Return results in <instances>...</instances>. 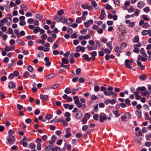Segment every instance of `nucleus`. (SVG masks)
Here are the masks:
<instances>
[{
    "mask_svg": "<svg viewBox=\"0 0 151 151\" xmlns=\"http://www.w3.org/2000/svg\"><path fill=\"white\" fill-rule=\"evenodd\" d=\"M140 53L142 55L139 54L138 57L137 59L138 60H141L142 61L145 62L147 60V55L145 53L143 48H141L139 50Z\"/></svg>",
    "mask_w": 151,
    "mask_h": 151,
    "instance_id": "nucleus-1",
    "label": "nucleus"
},
{
    "mask_svg": "<svg viewBox=\"0 0 151 151\" xmlns=\"http://www.w3.org/2000/svg\"><path fill=\"white\" fill-rule=\"evenodd\" d=\"M101 90L102 91H104V93L105 96H110L112 95V98L116 97L117 96V94L113 91H110L108 92L106 91V88L104 87L101 86Z\"/></svg>",
    "mask_w": 151,
    "mask_h": 151,
    "instance_id": "nucleus-2",
    "label": "nucleus"
},
{
    "mask_svg": "<svg viewBox=\"0 0 151 151\" xmlns=\"http://www.w3.org/2000/svg\"><path fill=\"white\" fill-rule=\"evenodd\" d=\"M73 99L75 100L74 103L76 104L77 107H81L82 106V103L80 102L79 100L78 99V97L76 96L73 97Z\"/></svg>",
    "mask_w": 151,
    "mask_h": 151,
    "instance_id": "nucleus-3",
    "label": "nucleus"
},
{
    "mask_svg": "<svg viewBox=\"0 0 151 151\" xmlns=\"http://www.w3.org/2000/svg\"><path fill=\"white\" fill-rule=\"evenodd\" d=\"M106 114L103 113H101L99 116V121L100 122H103L106 119Z\"/></svg>",
    "mask_w": 151,
    "mask_h": 151,
    "instance_id": "nucleus-4",
    "label": "nucleus"
},
{
    "mask_svg": "<svg viewBox=\"0 0 151 151\" xmlns=\"http://www.w3.org/2000/svg\"><path fill=\"white\" fill-rule=\"evenodd\" d=\"M15 140V137L12 135H9L8 137L7 141L11 144H13Z\"/></svg>",
    "mask_w": 151,
    "mask_h": 151,
    "instance_id": "nucleus-5",
    "label": "nucleus"
},
{
    "mask_svg": "<svg viewBox=\"0 0 151 151\" xmlns=\"http://www.w3.org/2000/svg\"><path fill=\"white\" fill-rule=\"evenodd\" d=\"M93 22V20L90 19L89 20L88 22H84V26L86 28L88 27H89L90 25L92 24Z\"/></svg>",
    "mask_w": 151,
    "mask_h": 151,
    "instance_id": "nucleus-6",
    "label": "nucleus"
},
{
    "mask_svg": "<svg viewBox=\"0 0 151 151\" xmlns=\"http://www.w3.org/2000/svg\"><path fill=\"white\" fill-rule=\"evenodd\" d=\"M106 14V13L104 9H102L101 12V14L99 17V19L101 20L103 19L104 18V15Z\"/></svg>",
    "mask_w": 151,
    "mask_h": 151,
    "instance_id": "nucleus-7",
    "label": "nucleus"
},
{
    "mask_svg": "<svg viewBox=\"0 0 151 151\" xmlns=\"http://www.w3.org/2000/svg\"><path fill=\"white\" fill-rule=\"evenodd\" d=\"M85 48L83 47L78 46L76 47V51L77 52L81 51L82 52H85Z\"/></svg>",
    "mask_w": 151,
    "mask_h": 151,
    "instance_id": "nucleus-8",
    "label": "nucleus"
},
{
    "mask_svg": "<svg viewBox=\"0 0 151 151\" xmlns=\"http://www.w3.org/2000/svg\"><path fill=\"white\" fill-rule=\"evenodd\" d=\"M126 33V32L124 29L121 31V34L119 35L120 38L121 40H122L124 39Z\"/></svg>",
    "mask_w": 151,
    "mask_h": 151,
    "instance_id": "nucleus-9",
    "label": "nucleus"
},
{
    "mask_svg": "<svg viewBox=\"0 0 151 151\" xmlns=\"http://www.w3.org/2000/svg\"><path fill=\"white\" fill-rule=\"evenodd\" d=\"M116 99H112L111 100L108 99L105 101V103L106 104H108L110 103L111 104L113 105L116 103Z\"/></svg>",
    "mask_w": 151,
    "mask_h": 151,
    "instance_id": "nucleus-10",
    "label": "nucleus"
},
{
    "mask_svg": "<svg viewBox=\"0 0 151 151\" xmlns=\"http://www.w3.org/2000/svg\"><path fill=\"white\" fill-rule=\"evenodd\" d=\"M128 62L129 61V60L128 59H126L125 61V66L130 69H132V67L130 65L131 63H130Z\"/></svg>",
    "mask_w": 151,
    "mask_h": 151,
    "instance_id": "nucleus-11",
    "label": "nucleus"
},
{
    "mask_svg": "<svg viewBox=\"0 0 151 151\" xmlns=\"http://www.w3.org/2000/svg\"><path fill=\"white\" fill-rule=\"evenodd\" d=\"M145 5V3L142 1L139 2L137 4V7L140 9L143 8Z\"/></svg>",
    "mask_w": 151,
    "mask_h": 151,
    "instance_id": "nucleus-12",
    "label": "nucleus"
},
{
    "mask_svg": "<svg viewBox=\"0 0 151 151\" xmlns=\"http://www.w3.org/2000/svg\"><path fill=\"white\" fill-rule=\"evenodd\" d=\"M7 18L9 19V18L6 17L4 18L1 20H0V26H3L5 23L8 22Z\"/></svg>",
    "mask_w": 151,
    "mask_h": 151,
    "instance_id": "nucleus-13",
    "label": "nucleus"
},
{
    "mask_svg": "<svg viewBox=\"0 0 151 151\" xmlns=\"http://www.w3.org/2000/svg\"><path fill=\"white\" fill-rule=\"evenodd\" d=\"M83 116L82 112L81 111H78L76 114V117L77 119L81 118Z\"/></svg>",
    "mask_w": 151,
    "mask_h": 151,
    "instance_id": "nucleus-14",
    "label": "nucleus"
},
{
    "mask_svg": "<svg viewBox=\"0 0 151 151\" xmlns=\"http://www.w3.org/2000/svg\"><path fill=\"white\" fill-rule=\"evenodd\" d=\"M90 36L88 35H86L85 36L81 35L78 37V39L81 40L83 39L86 40L87 39L89 38Z\"/></svg>",
    "mask_w": 151,
    "mask_h": 151,
    "instance_id": "nucleus-15",
    "label": "nucleus"
},
{
    "mask_svg": "<svg viewBox=\"0 0 151 151\" xmlns=\"http://www.w3.org/2000/svg\"><path fill=\"white\" fill-rule=\"evenodd\" d=\"M137 64L140 67L141 69V70H143L145 69V65L141 64V63L140 61H139V60H137Z\"/></svg>",
    "mask_w": 151,
    "mask_h": 151,
    "instance_id": "nucleus-16",
    "label": "nucleus"
},
{
    "mask_svg": "<svg viewBox=\"0 0 151 151\" xmlns=\"http://www.w3.org/2000/svg\"><path fill=\"white\" fill-rule=\"evenodd\" d=\"M40 98L43 101L46 100L48 99V96L46 95H43L41 94L40 95Z\"/></svg>",
    "mask_w": 151,
    "mask_h": 151,
    "instance_id": "nucleus-17",
    "label": "nucleus"
},
{
    "mask_svg": "<svg viewBox=\"0 0 151 151\" xmlns=\"http://www.w3.org/2000/svg\"><path fill=\"white\" fill-rule=\"evenodd\" d=\"M62 17V16L59 15H56L54 17V19L57 22H60L61 20V17Z\"/></svg>",
    "mask_w": 151,
    "mask_h": 151,
    "instance_id": "nucleus-18",
    "label": "nucleus"
},
{
    "mask_svg": "<svg viewBox=\"0 0 151 151\" xmlns=\"http://www.w3.org/2000/svg\"><path fill=\"white\" fill-rule=\"evenodd\" d=\"M9 87L10 89L14 88L16 87V85L14 83L10 82L9 83Z\"/></svg>",
    "mask_w": 151,
    "mask_h": 151,
    "instance_id": "nucleus-19",
    "label": "nucleus"
},
{
    "mask_svg": "<svg viewBox=\"0 0 151 151\" xmlns=\"http://www.w3.org/2000/svg\"><path fill=\"white\" fill-rule=\"evenodd\" d=\"M151 93V92L146 91L144 92H141L140 93V94L142 96H145L147 95L149 96L150 94Z\"/></svg>",
    "mask_w": 151,
    "mask_h": 151,
    "instance_id": "nucleus-20",
    "label": "nucleus"
},
{
    "mask_svg": "<svg viewBox=\"0 0 151 151\" xmlns=\"http://www.w3.org/2000/svg\"><path fill=\"white\" fill-rule=\"evenodd\" d=\"M62 63L63 64H67L68 63L69 60L65 58H63L62 60Z\"/></svg>",
    "mask_w": 151,
    "mask_h": 151,
    "instance_id": "nucleus-21",
    "label": "nucleus"
},
{
    "mask_svg": "<svg viewBox=\"0 0 151 151\" xmlns=\"http://www.w3.org/2000/svg\"><path fill=\"white\" fill-rule=\"evenodd\" d=\"M83 58L86 60L87 61L89 62L90 60V58L88 57V55L86 54L84 55L83 56Z\"/></svg>",
    "mask_w": 151,
    "mask_h": 151,
    "instance_id": "nucleus-22",
    "label": "nucleus"
},
{
    "mask_svg": "<svg viewBox=\"0 0 151 151\" xmlns=\"http://www.w3.org/2000/svg\"><path fill=\"white\" fill-rule=\"evenodd\" d=\"M55 76V74H50L46 77V79L47 80L54 77Z\"/></svg>",
    "mask_w": 151,
    "mask_h": 151,
    "instance_id": "nucleus-23",
    "label": "nucleus"
},
{
    "mask_svg": "<svg viewBox=\"0 0 151 151\" xmlns=\"http://www.w3.org/2000/svg\"><path fill=\"white\" fill-rule=\"evenodd\" d=\"M146 77H147V76L145 74H143L139 76V78L143 81L145 80V78Z\"/></svg>",
    "mask_w": 151,
    "mask_h": 151,
    "instance_id": "nucleus-24",
    "label": "nucleus"
},
{
    "mask_svg": "<svg viewBox=\"0 0 151 151\" xmlns=\"http://www.w3.org/2000/svg\"><path fill=\"white\" fill-rule=\"evenodd\" d=\"M40 30V28L39 27H36L33 30L35 34L37 33Z\"/></svg>",
    "mask_w": 151,
    "mask_h": 151,
    "instance_id": "nucleus-25",
    "label": "nucleus"
},
{
    "mask_svg": "<svg viewBox=\"0 0 151 151\" xmlns=\"http://www.w3.org/2000/svg\"><path fill=\"white\" fill-rule=\"evenodd\" d=\"M67 94H69L71 93V90L69 88H67L64 91Z\"/></svg>",
    "mask_w": 151,
    "mask_h": 151,
    "instance_id": "nucleus-26",
    "label": "nucleus"
},
{
    "mask_svg": "<svg viewBox=\"0 0 151 151\" xmlns=\"http://www.w3.org/2000/svg\"><path fill=\"white\" fill-rule=\"evenodd\" d=\"M19 44L22 45H23L24 44V43L20 39H18L16 41Z\"/></svg>",
    "mask_w": 151,
    "mask_h": 151,
    "instance_id": "nucleus-27",
    "label": "nucleus"
},
{
    "mask_svg": "<svg viewBox=\"0 0 151 151\" xmlns=\"http://www.w3.org/2000/svg\"><path fill=\"white\" fill-rule=\"evenodd\" d=\"M146 88L145 86H142V87H138L137 89V91H139V90H140L142 91H144L146 90Z\"/></svg>",
    "mask_w": 151,
    "mask_h": 151,
    "instance_id": "nucleus-28",
    "label": "nucleus"
},
{
    "mask_svg": "<svg viewBox=\"0 0 151 151\" xmlns=\"http://www.w3.org/2000/svg\"><path fill=\"white\" fill-rule=\"evenodd\" d=\"M53 146V145H48L46 147L45 149V150L46 151H50Z\"/></svg>",
    "mask_w": 151,
    "mask_h": 151,
    "instance_id": "nucleus-29",
    "label": "nucleus"
},
{
    "mask_svg": "<svg viewBox=\"0 0 151 151\" xmlns=\"http://www.w3.org/2000/svg\"><path fill=\"white\" fill-rule=\"evenodd\" d=\"M136 114L137 116L140 118H141L142 116L141 114V111L138 110L136 111Z\"/></svg>",
    "mask_w": 151,
    "mask_h": 151,
    "instance_id": "nucleus-30",
    "label": "nucleus"
},
{
    "mask_svg": "<svg viewBox=\"0 0 151 151\" xmlns=\"http://www.w3.org/2000/svg\"><path fill=\"white\" fill-rule=\"evenodd\" d=\"M102 50H104L105 53L106 54H109L110 53L111 50L110 49H109V50H108L106 48L105 49L104 48H102Z\"/></svg>",
    "mask_w": 151,
    "mask_h": 151,
    "instance_id": "nucleus-31",
    "label": "nucleus"
},
{
    "mask_svg": "<svg viewBox=\"0 0 151 151\" xmlns=\"http://www.w3.org/2000/svg\"><path fill=\"white\" fill-rule=\"evenodd\" d=\"M21 8L25 11H27L28 9L27 7L24 4H22L21 5Z\"/></svg>",
    "mask_w": 151,
    "mask_h": 151,
    "instance_id": "nucleus-32",
    "label": "nucleus"
},
{
    "mask_svg": "<svg viewBox=\"0 0 151 151\" xmlns=\"http://www.w3.org/2000/svg\"><path fill=\"white\" fill-rule=\"evenodd\" d=\"M127 45L125 42H123L120 45V47L122 48H124L127 47Z\"/></svg>",
    "mask_w": 151,
    "mask_h": 151,
    "instance_id": "nucleus-33",
    "label": "nucleus"
},
{
    "mask_svg": "<svg viewBox=\"0 0 151 151\" xmlns=\"http://www.w3.org/2000/svg\"><path fill=\"white\" fill-rule=\"evenodd\" d=\"M87 48L88 50H95L96 49L97 47L96 46H95V47L94 46L93 47H92L90 46L89 45H87Z\"/></svg>",
    "mask_w": 151,
    "mask_h": 151,
    "instance_id": "nucleus-34",
    "label": "nucleus"
},
{
    "mask_svg": "<svg viewBox=\"0 0 151 151\" xmlns=\"http://www.w3.org/2000/svg\"><path fill=\"white\" fill-rule=\"evenodd\" d=\"M142 18L145 21H148L150 20V19L147 17V16L145 14L142 15Z\"/></svg>",
    "mask_w": 151,
    "mask_h": 151,
    "instance_id": "nucleus-35",
    "label": "nucleus"
},
{
    "mask_svg": "<svg viewBox=\"0 0 151 151\" xmlns=\"http://www.w3.org/2000/svg\"><path fill=\"white\" fill-rule=\"evenodd\" d=\"M112 42L111 41H110L107 43V45L109 48V49L111 50H112V47L111 45Z\"/></svg>",
    "mask_w": 151,
    "mask_h": 151,
    "instance_id": "nucleus-36",
    "label": "nucleus"
},
{
    "mask_svg": "<svg viewBox=\"0 0 151 151\" xmlns=\"http://www.w3.org/2000/svg\"><path fill=\"white\" fill-rule=\"evenodd\" d=\"M139 37L138 36H136L133 39V41L134 42H138L139 41Z\"/></svg>",
    "mask_w": 151,
    "mask_h": 151,
    "instance_id": "nucleus-37",
    "label": "nucleus"
},
{
    "mask_svg": "<svg viewBox=\"0 0 151 151\" xmlns=\"http://www.w3.org/2000/svg\"><path fill=\"white\" fill-rule=\"evenodd\" d=\"M29 73L28 72L26 71L24 73V74L23 76V77H24L25 78H27L29 76Z\"/></svg>",
    "mask_w": 151,
    "mask_h": 151,
    "instance_id": "nucleus-38",
    "label": "nucleus"
},
{
    "mask_svg": "<svg viewBox=\"0 0 151 151\" xmlns=\"http://www.w3.org/2000/svg\"><path fill=\"white\" fill-rule=\"evenodd\" d=\"M64 13V11L63 9H61L58 11L57 13L58 15L61 16V15L63 14Z\"/></svg>",
    "mask_w": 151,
    "mask_h": 151,
    "instance_id": "nucleus-39",
    "label": "nucleus"
},
{
    "mask_svg": "<svg viewBox=\"0 0 151 151\" xmlns=\"http://www.w3.org/2000/svg\"><path fill=\"white\" fill-rule=\"evenodd\" d=\"M114 114L115 115L116 117H118L120 116V114L119 113L118 110L114 111L113 112Z\"/></svg>",
    "mask_w": 151,
    "mask_h": 151,
    "instance_id": "nucleus-40",
    "label": "nucleus"
},
{
    "mask_svg": "<svg viewBox=\"0 0 151 151\" xmlns=\"http://www.w3.org/2000/svg\"><path fill=\"white\" fill-rule=\"evenodd\" d=\"M114 4L117 6H119L120 4L119 0H114Z\"/></svg>",
    "mask_w": 151,
    "mask_h": 151,
    "instance_id": "nucleus-41",
    "label": "nucleus"
},
{
    "mask_svg": "<svg viewBox=\"0 0 151 151\" xmlns=\"http://www.w3.org/2000/svg\"><path fill=\"white\" fill-rule=\"evenodd\" d=\"M27 69L30 72H32L33 71V68L32 66L30 65H29L27 66Z\"/></svg>",
    "mask_w": 151,
    "mask_h": 151,
    "instance_id": "nucleus-42",
    "label": "nucleus"
},
{
    "mask_svg": "<svg viewBox=\"0 0 151 151\" xmlns=\"http://www.w3.org/2000/svg\"><path fill=\"white\" fill-rule=\"evenodd\" d=\"M140 12V10L137 9H135V11L134 12L135 16H137L138 15V14Z\"/></svg>",
    "mask_w": 151,
    "mask_h": 151,
    "instance_id": "nucleus-43",
    "label": "nucleus"
},
{
    "mask_svg": "<svg viewBox=\"0 0 151 151\" xmlns=\"http://www.w3.org/2000/svg\"><path fill=\"white\" fill-rule=\"evenodd\" d=\"M78 91L77 88H73L72 90V94L73 95H74L76 94V92H77Z\"/></svg>",
    "mask_w": 151,
    "mask_h": 151,
    "instance_id": "nucleus-44",
    "label": "nucleus"
},
{
    "mask_svg": "<svg viewBox=\"0 0 151 151\" xmlns=\"http://www.w3.org/2000/svg\"><path fill=\"white\" fill-rule=\"evenodd\" d=\"M134 48L133 52L136 53H138L139 52V49L137 47H134Z\"/></svg>",
    "mask_w": 151,
    "mask_h": 151,
    "instance_id": "nucleus-45",
    "label": "nucleus"
},
{
    "mask_svg": "<svg viewBox=\"0 0 151 151\" xmlns=\"http://www.w3.org/2000/svg\"><path fill=\"white\" fill-rule=\"evenodd\" d=\"M29 147L31 149H33L35 148V145L33 143H31L29 145Z\"/></svg>",
    "mask_w": 151,
    "mask_h": 151,
    "instance_id": "nucleus-46",
    "label": "nucleus"
},
{
    "mask_svg": "<svg viewBox=\"0 0 151 151\" xmlns=\"http://www.w3.org/2000/svg\"><path fill=\"white\" fill-rule=\"evenodd\" d=\"M144 12H145L147 13L150 11V9L149 7L146 6L143 9Z\"/></svg>",
    "mask_w": 151,
    "mask_h": 151,
    "instance_id": "nucleus-47",
    "label": "nucleus"
},
{
    "mask_svg": "<svg viewBox=\"0 0 151 151\" xmlns=\"http://www.w3.org/2000/svg\"><path fill=\"white\" fill-rule=\"evenodd\" d=\"M134 11V8L132 6H131L130 8L127 9L128 12L129 13H131L133 12Z\"/></svg>",
    "mask_w": 151,
    "mask_h": 151,
    "instance_id": "nucleus-48",
    "label": "nucleus"
},
{
    "mask_svg": "<svg viewBox=\"0 0 151 151\" xmlns=\"http://www.w3.org/2000/svg\"><path fill=\"white\" fill-rule=\"evenodd\" d=\"M149 27V24L147 22H145L142 26V27L145 28H147Z\"/></svg>",
    "mask_w": 151,
    "mask_h": 151,
    "instance_id": "nucleus-49",
    "label": "nucleus"
},
{
    "mask_svg": "<svg viewBox=\"0 0 151 151\" xmlns=\"http://www.w3.org/2000/svg\"><path fill=\"white\" fill-rule=\"evenodd\" d=\"M19 24L20 26H24L26 24V22L24 20L20 21L19 22Z\"/></svg>",
    "mask_w": 151,
    "mask_h": 151,
    "instance_id": "nucleus-50",
    "label": "nucleus"
},
{
    "mask_svg": "<svg viewBox=\"0 0 151 151\" xmlns=\"http://www.w3.org/2000/svg\"><path fill=\"white\" fill-rule=\"evenodd\" d=\"M141 33L143 35H146L148 34V30H143L141 32Z\"/></svg>",
    "mask_w": 151,
    "mask_h": 151,
    "instance_id": "nucleus-51",
    "label": "nucleus"
},
{
    "mask_svg": "<svg viewBox=\"0 0 151 151\" xmlns=\"http://www.w3.org/2000/svg\"><path fill=\"white\" fill-rule=\"evenodd\" d=\"M35 17L36 19L41 20L43 18V17L40 14H36Z\"/></svg>",
    "mask_w": 151,
    "mask_h": 151,
    "instance_id": "nucleus-52",
    "label": "nucleus"
},
{
    "mask_svg": "<svg viewBox=\"0 0 151 151\" xmlns=\"http://www.w3.org/2000/svg\"><path fill=\"white\" fill-rule=\"evenodd\" d=\"M90 117V114H89L87 113L85 114L84 118H86V119H87V120L89 119Z\"/></svg>",
    "mask_w": 151,
    "mask_h": 151,
    "instance_id": "nucleus-53",
    "label": "nucleus"
},
{
    "mask_svg": "<svg viewBox=\"0 0 151 151\" xmlns=\"http://www.w3.org/2000/svg\"><path fill=\"white\" fill-rule=\"evenodd\" d=\"M125 102L126 104L129 106L130 105V101L128 99H126L125 100Z\"/></svg>",
    "mask_w": 151,
    "mask_h": 151,
    "instance_id": "nucleus-54",
    "label": "nucleus"
},
{
    "mask_svg": "<svg viewBox=\"0 0 151 151\" xmlns=\"http://www.w3.org/2000/svg\"><path fill=\"white\" fill-rule=\"evenodd\" d=\"M105 8L107 9H111L112 7L109 5L106 4L105 5Z\"/></svg>",
    "mask_w": 151,
    "mask_h": 151,
    "instance_id": "nucleus-55",
    "label": "nucleus"
},
{
    "mask_svg": "<svg viewBox=\"0 0 151 151\" xmlns=\"http://www.w3.org/2000/svg\"><path fill=\"white\" fill-rule=\"evenodd\" d=\"M91 4L94 8H96L97 7V4L95 1H93L91 3Z\"/></svg>",
    "mask_w": 151,
    "mask_h": 151,
    "instance_id": "nucleus-56",
    "label": "nucleus"
},
{
    "mask_svg": "<svg viewBox=\"0 0 151 151\" xmlns=\"http://www.w3.org/2000/svg\"><path fill=\"white\" fill-rule=\"evenodd\" d=\"M64 64L61 63L60 65V66L62 67H64L65 69L68 68L70 66V65H64Z\"/></svg>",
    "mask_w": 151,
    "mask_h": 151,
    "instance_id": "nucleus-57",
    "label": "nucleus"
},
{
    "mask_svg": "<svg viewBox=\"0 0 151 151\" xmlns=\"http://www.w3.org/2000/svg\"><path fill=\"white\" fill-rule=\"evenodd\" d=\"M141 44L140 42L138 43L137 44H134L133 45L134 47H141Z\"/></svg>",
    "mask_w": 151,
    "mask_h": 151,
    "instance_id": "nucleus-58",
    "label": "nucleus"
},
{
    "mask_svg": "<svg viewBox=\"0 0 151 151\" xmlns=\"http://www.w3.org/2000/svg\"><path fill=\"white\" fill-rule=\"evenodd\" d=\"M41 37L42 40H46L47 38V36L46 34H43L42 35Z\"/></svg>",
    "mask_w": 151,
    "mask_h": 151,
    "instance_id": "nucleus-59",
    "label": "nucleus"
},
{
    "mask_svg": "<svg viewBox=\"0 0 151 151\" xmlns=\"http://www.w3.org/2000/svg\"><path fill=\"white\" fill-rule=\"evenodd\" d=\"M34 22V20L32 18H29L28 19L27 22L29 24H32Z\"/></svg>",
    "mask_w": 151,
    "mask_h": 151,
    "instance_id": "nucleus-60",
    "label": "nucleus"
},
{
    "mask_svg": "<svg viewBox=\"0 0 151 151\" xmlns=\"http://www.w3.org/2000/svg\"><path fill=\"white\" fill-rule=\"evenodd\" d=\"M130 4V1H127L125 2L124 5L125 6H129Z\"/></svg>",
    "mask_w": 151,
    "mask_h": 151,
    "instance_id": "nucleus-61",
    "label": "nucleus"
},
{
    "mask_svg": "<svg viewBox=\"0 0 151 151\" xmlns=\"http://www.w3.org/2000/svg\"><path fill=\"white\" fill-rule=\"evenodd\" d=\"M52 116L51 114H48L46 116V118L48 120L51 119L52 118Z\"/></svg>",
    "mask_w": 151,
    "mask_h": 151,
    "instance_id": "nucleus-62",
    "label": "nucleus"
},
{
    "mask_svg": "<svg viewBox=\"0 0 151 151\" xmlns=\"http://www.w3.org/2000/svg\"><path fill=\"white\" fill-rule=\"evenodd\" d=\"M125 115L126 117V118H130L131 117V115L130 113L129 112H126L124 114Z\"/></svg>",
    "mask_w": 151,
    "mask_h": 151,
    "instance_id": "nucleus-63",
    "label": "nucleus"
},
{
    "mask_svg": "<svg viewBox=\"0 0 151 151\" xmlns=\"http://www.w3.org/2000/svg\"><path fill=\"white\" fill-rule=\"evenodd\" d=\"M23 64V62L21 60H19L17 63V65H22Z\"/></svg>",
    "mask_w": 151,
    "mask_h": 151,
    "instance_id": "nucleus-64",
    "label": "nucleus"
}]
</instances>
